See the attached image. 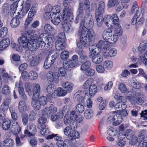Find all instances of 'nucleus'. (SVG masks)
<instances>
[{
  "mask_svg": "<svg viewBox=\"0 0 147 147\" xmlns=\"http://www.w3.org/2000/svg\"><path fill=\"white\" fill-rule=\"evenodd\" d=\"M83 21V25L80 24L78 32L80 36V40L76 42L77 47L80 49L89 47L95 35L94 31L92 30L94 25L93 20L90 13L85 14Z\"/></svg>",
  "mask_w": 147,
  "mask_h": 147,
  "instance_id": "f257e3e1",
  "label": "nucleus"
},
{
  "mask_svg": "<svg viewBox=\"0 0 147 147\" xmlns=\"http://www.w3.org/2000/svg\"><path fill=\"white\" fill-rule=\"evenodd\" d=\"M63 4L65 7L63 11L62 27L64 32L68 33L71 26L70 22L73 20V13L71 12V9L67 6L68 4L63 3Z\"/></svg>",
  "mask_w": 147,
  "mask_h": 147,
  "instance_id": "f03ea898",
  "label": "nucleus"
},
{
  "mask_svg": "<svg viewBox=\"0 0 147 147\" xmlns=\"http://www.w3.org/2000/svg\"><path fill=\"white\" fill-rule=\"evenodd\" d=\"M33 35H31L27 38L26 40L20 42L21 44L24 47H27L32 51H35L39 47L43 48L45 45V43L43 41L39 42L37 39H35Z\"/></svg>",
  "mask_w": 147,
  "mask_h": 147,
  "instance_id": "7ed1b4c3",
  "label": "nucleus"
},
{
  "mask_svg": "<svg viewBox=\"0 0 147 147\" xmlns=\"http://www.w3.org/2000/svg\"><path fill=\"white\" fill-rule=\"evenodd\" d=\"M96 47L98 49L102 51V54L104 57H112L115 56L117 54V51L114 48L111 49L109 51L110 45L107 42L102 40H100L96 45Z\"/></svg>",
  "mask_w": 147,
  "mask_h": 147,
  "instance_id": "20e7f679",
  "label": "nucleus"
},
{
  "mask_svg": "<svg viewBox=\"0 0 147 147\" xmlns=\"http://www.w3.org/2000/svg\"><path fill=\"white\" fill-rule=\"evenodd\" d=\"M33 19V18L27 17V18L26 20L24 25V31L18 40L20 43L21 42L24 41V40L26 41V40H27V38H28L31 35H34V34L35 32V31L30 27H28L30 23Z\"/></svg>",
  "mask_w": 147,
  "mask_h": 147,
  "instance_id": "39448f33",
  "label": "nucleus"
},
{
  "mask_svg": "<svg viewBox=\"0 0 147 147\" xmlns=\"http://www.w3.org/2000/svg\"><path fill=\"white\" fill-rule=\"evenodd\" d=\"M120 102H119L116 104L115 107V109L117 110L113 112V115L112 116L113 117L111 120L113 121V124L114 125H118L121 122L122 118L121 117L120 114L119 113L121 111Z\"/></svg>",
  "mask_w": 147,
  "mask_h": 147,
  "instance_id": "423d86ee",
  "label": "nucleus"
},
{
  "mask_svg": "<svg viewBox=\"0 0 147 147\" xmlns=\"http://www.w3.org/2000/svg\"><path fill=\"white\" fill-rule=\"evenodd\" d=\"M66 39L64 33H60L58 35L57 39L55 42L56 49L59 51H61L66 47L65 42Z\"/></svg>",
  "mask_w": 147,
  "mask_h": 147,
  "instance_id": "0eeeda50",
  "label": "nucleus"
},
{
  "mask_svg": "<svg viewBox=\"0 0 147 147\" xmlns=\"http://www.w3.org/2000/svg\"><path fill=\"white\" fill-rule=\"evenodd\" d=\"M129 94L130 100L133 104L142 105L144 103L145 95L141 92H131Z\"/></svg>",
  "mask_w": 147,
  "mask_h": 147,
  "instance_id": "6e6552de",
  "label": "nucleus"
},
{
  "mask_svg": "<svg viewBox=\"0 0 147 147\" xmlns=\"http://www.w3.org/2000/svg\"><path fill=\"white\" fill-rule=\"evenodd\" d=\"M113 28V26L111 25L109 27L104 30L103 32V37L108 44H113L115 43L113 42L114 41V40H113V36L112 37V30Z\"/></svg>",
  "mask_w": 147,
  "mask_h": 147,
  "instance_id": "1a4fd4ad",
  "label": "nucleus"
},
{
  "mask_svg": "<svg viewBox=\"0 0 147 147\" xmlns=\"http://www.w3.org/2000/svg\"><path fill=\"white\" fill-rule=\"evenodd\" d=\"M106 5L104 1H100L98 5V8L96 9L95 12V18L98 22L99 20H102V14L105 12ZM101 21L102 20H100Z\"/></svg>",
  "mask_w": 147,
  "mask_h": 147,
  "instance_id": "9d476101",
  "label": "nucleus"
},
{
  "mask_svg": "<svg viewBox=\"0 0 147 147\" xmlns=\"http://www.w3.org/2000/svg\"><path fill=\"white\" fill-rule=\"evenodd\" d=\"M146 136L145 130H143L140 132L137 138V141L136 142V143L138 142L139 143V147H147V142L146 140H144Z\"/></svg>",
  "mask_w": 147,
  "mask_h": 147,
  "instance_id": "9b49d317",
  "label": "nucleus"
},
{
  "mask_svg": "<svg viewBox=\"0 0 147 147\" xmlns=\"http://www.w3.org/2000/svg\"><path fill=\"white\" fill-rule=\"evenodd\" d=\"M22 6L20 12H18L17 15L16 16V17L20 19L23 18L27 14L31 7V5L30 3H25L22 5Z\"/></svg>",
  "mask_w": 147,
  "mask_h": 147,
  "instance_id": "f8f14e48",
  "label": "nucleus"
},
{
  "mask_svg": "<svg viewBox=\"0 0 147 147\" xmlns=\"http://www.w3.org/2000/svg\"><path fill=\"white\" fill-rule=\"evenodd\" d=\"M36 132V128L35 124L30 123L27 126V129L24 131V134L28 136H34Z\"/></svg>",
  "mask_w": 147,
  "mask_h": 147,
  "instance_id": "ddd939ff",
  "label": "nucleus"
},
{
  "mask_svg": "<svg viewBox=\"0 0 147 147\" xmlns=\"http://www.w3.org/2000/svg\"><path fill=\"white\" fill-rule=\"evenodd\" d=\"M62 86L64 88L65 90H63L62 88L59 87L57 88V90H54V92H67L66 91L71 92L73 87L72 83L68 82L63 83Z\"/></svg>",
  "mask_w": 147,
  "mask_h": 147,
  "instance_id": "4468645a",
  "label": "nucleus"
},
{
  "mask_svg": "<svg viewBox=\"0 0 147 147\" xmlns=\"http://www.w3.org/2000/svg\"><path fill=\"white\" fill-rule=\"evenodd\" d=\"M114 33L113 35V40L115 42L118 40L119 36H121L123 34L122 29L120 25L114 26Z\"/></svg>",
  "mask_w": 147,
  "mask_h": 147,
  "instance_id": "2eb2a0df",
  "label": "nucleus"
},
{
  "mask_svg": "<svg viewBox=\"0 0 147 147\" xmlns=\"http://www.w3.org/2000/svg\"><path fill=\"white\" fill-rule=\"evenodd\" d=\"M133 133L132 130L127 129L125 131V134L126 138L128 139L131 140L132 144L134 145L136 143L137 137L135 136Z\"/></svg>",
  "mask_w": 147,
  "mask_h": 147,
  "instance_id": "dca6fc26",
  "label": "nucleus"
},
{
  "mask_svg": "<svg viewBox=\"0 0 147 147\" xmlns=\"http://www.w3.org/2000/svg\"><path fill=\"white\" fill-rule=\"evenodd\" d=\"M56 58L54 55H52L51 57L48 56L46 59L44 64V67L45 69L50 67L54 63Z\"/></svg>",
  "mask_w": 147,
  "mask_h": 147,
  "instance_id": "f3484780",
  "label": "nucleus"
},
{
  "mask_svg": "<svg viewBox=\"0 0 147 147\" xmlns=\"http://www.w3.org/2000/svg\"><path fill=\"white\" fill-rule=\"evenodd\" d=\"M57 109L56 107L48 108L46 107L42 111V115L44 116L49 117L53 113H56Z\"/></svg>",
  "mask_w": 147,
  "mask_h": 147,
  "instance_id": "a211bd4d",
  "label": "nucleus"
},
{
  "mask_svg": "<svg viewBox=\"0 0 147 147\" xmlns=\"http://www.w3.org/2000/svg\"><path fill=\"white\" fill-rule=\"evenodd\" d=\"M102 20L101 19H100L98 22V21H96L97 22V24L98 26H101L103 22H104L105 25L107 26H108L109 25H108L109 24V22L112 20V16L108 15H105L104 16V18H103V15L102 17Z\"/></svg>",
  "mask_w": 147,
  "mask_h": 147,
  "instance_id": "6ab92c4d",
  "label": "nucleus"
},
{
  "mask_svg": "<svg viewBox=\"0 0 147 147\" xmlns=\"http://www.w3.org/2000/svg\"><path fill=\"white\" fill-rule=\"evenodd\" d=\"M14 125H12L10 129V131L14 135L16 136L18 135V134L21 131V127L19 126L18 123L14 121L13 123Z\"/></svg>",
  "mask_w": 147,
  "mask_h": 147,
  "instance_id": "aec40b11",
  "label": "nucleus"
},
{
  "mask_svg": "<svg viewBox=\"0 0 147 147\" xmlns=\"http://www.w3.org/2000/svg\"><path fill=\"white\" fill-rule=\"evenodd\" d=\"M2 124V127L3 129L5 130L9 129L11 128V121L8 118H5L1 121V124Z\"/></svg>",
  "mask_w": 147,
  "mask_h": 147,
  "instance_id": "412c9836",
  "label": "nucleus"
},
{
  "mask_svg": "<svg viewBox=\"0 0 147 147\" xmlns=\"http://www.w3.org/2000/svg\"><path fill=\"white\" fill-rule=\"evenodd\" d=\"M62 16L61 14H52L51 17L52 23L55 25H58L60 23Z\"/></svg>",
  "mask_w": 147,
  "mask_h": 147,
  "instance_id": "4be33fe9",
  "label": "nucleus"
},
{
  "mask_svg": "<svg viewBox=\"0 0 147 147\" xmlns=\"http://www.w3.org/2000/svg\"><path fill=\"white\" fill-rule=\"evenodd\" d=\"M77 63L74 61L69 60L64 61L63 63V68L66 69H68L69 68L75 67Z\"/></svg>",
  "mask_w": 147,
  "mask_h": 147,
  "instance_id": "5701e85b",
  "label": "nucleus"
},
{
  "mask_svg": "<svg viewBox=\"0 0 147 147\" xmlns=\"http://www.w3.org/2000/svg\"><path fill=\"white\" fill-rule=\"evenodd\" d=\"M58 76L56 73H54L51 71H49L47 74V78L48 81L50 82L56 81L58 79Z\"/></svg>",
  "mask_w": 147,
  "mask_h": 147,
  "instance_id": "b1692460",
  "label": "nucleus"
},
{
  "mask_svg": "<svg viewBox=\"0 0 147 147\" xmlns=\"http://www.w3.org/2000/svg\"><path fill=\"white\" fill-rule=\"evenodd\" d=\"M38 4L37 3H34L28 13V17L33 18L34 15L36 13L37 10Z\"/></svg>",
  "mask_w": 147,
  "mask_h": 147,
  "instance_id": "393cba45",
  "label": "nucleus"
},
{
  "mask_svg": "<svg viewBox=\"0 0 147 147\" xmlns=\"http://www.w3.org/2000/svg\"><path fill=\"white\" fill-rule=\"evenodd\" d=\"M47 121V119L45 117H41L39 118L38 120V128L41 129L46 127Z\"/></svg>",
  "mask_w": 147,
  "mask_h": 147,
  "instance_id": "a878e982",
  "label": "nucleus"
},
{
  "mask_svg": "<svg viewBox=\"0 0 147 147\" xmlns=\"http://www.w3.org/2000/svg\"><path fill=\"white\" fill-rule=\"evenodd\" d=\"M10 40L8 38L3 39L0 42V50H3L7 48L10 44Z\"/></svg>",
  "mask_w": 147,
  "mask_h": 147,
  "instance_id": "bb28decb",
  "label": "nucleus"
},
{
  "mask_svg": "<svg viewBox=\"0 0 147 147\" xmlns=\"http://www.w3.org/2000/svg\"><path fill=\"white\" fill-rule=\"evenodd\" d=\"M44 29L45 32L51 35L55 32V29L50 24H46L45 25Z\"/></svg>",
  "mask_w": 147,
  "mask_h": 147,
  "instance_id": "cd10ccee",
  "label": "nucleus"
},
{
  "mask_svg": "<svg viewBox=\"0 0 147 147\" xmlns=\"http://www.w3.org/2000/svg\"><path fill=\"white\" fill-rule=\"evenodd\" d=\"M78 54L80 56V61L82 63L86 61L88 59V57L86 53L83 50L79 51Z\"/></svg>",
  "mask_w": 147,
  "mask_h": 147,
  "instance_id": "c85d7f7f",
  "label": "nucleus"
},
{
  "mask_svg": "<svg viewBox=\"0 0 147 147\" xmlns=\"http://www.w3.org/2000/svg\"><path fill=\"white\" fill-rule=\"evenodd\" d=\"M11 100V98L9 97L6 98L0 106V107L4 111H6L8 109L9 107V104Z\"/></svg>",
  "mask_w": 147,
  "mask_h": 147,
  "instance_id": "c756f323",
  "label": "nucleus"
},
{
  "mask_svg": "<svg viewBox=\"0 0 147 147\" xmlns=\"http://www.w3.org/2000/svg\"><path fill=\"white\" fill-rule=\"evenodd\" d=\"M18 106L20 113H24L26 110L27 106L25 102L23 100H22L19 102Z\"/></svg>",
  "mask_w": 147,
  "mask_h": 147,
  "instance_id": "7c9ffc66",
  "label": "nucleus"
},
{
  "mask_svg": "<svg viewBox=\"0 0 147 147\" xmlns=\"http://www.w3.org/2000/svg\"><path fill=\"white\" fill-rule=\"evenodd\" d=\"M77 16L78 17H80L83 18L84 16V9L83 7V3H80L78 6V9L77 11Z\"/></svg>",
  "mask_w": 147,
  "mask_h": 147,
  "instance_id": "2f4dec72",
  "label": "nucleus"
},
{
  "mask_svg": "<svg viewBox=\"0 0 147 147\" xmlns=\"http://www.w3.org/2000/svg\"><path fill=\"white\" fill-rule=\"evenodd\" d=\"M20 24V21L19 19L15 17L11 19L10 25L12 28H16Z\"/></svg>",
  "mask_w": 147,
  "mask_h": 147,
  "instance_id": "473e14b6",
  "label": "nucleus"
},
{
  "mask_svg": "<svg viewBox=\"0 0 147 147\" xmlns=\"http://www.w3.org/2000/svg\"><path fill=\"white\" fill-rule=\"evenodd\" d=\"M3 144L6 147H13L14 145L13 140L11 138H7L3 142Z\"/></svg>",
  "mask_w": 147,
  "mask_h": 147,
  "instance_id": "72a5a7b5",
  "label": "nucleus"
},
{
  "mask_svg": "<svg viewBox=\"0 0 147 147\" xmlns=\"http://www.w3.org/2000/svg\"><path fill=\"white\" fill-rule=\"evenodd\" d=\"M83 7L86 12V14L90 11V3L88 0H85L83 3Z\"/></svg>",
  "mask_w": 147,
  "mask_h": 147,
  "instance_id": "f704fd0d",
  "label": "nucleus"
},
{
  "mask_svg": "<svg viewBox=\"0 0 147 147\" xmlns=\"http://www.w3.org/2000/svg\"><path fill=\"white\" fill-rule=\"evenodd\" d=\"M19 1L18 0H16L10 6V12L13 14L17 10V7L18 6V3Z\"/></svg>",
  "mask_w": 147,
  "mask_h": 147,
  "instance_id": "c9c22d12",
  "label": "nucleus"
},
{
  "mask_svg": "<svg viewBox=\"0 0 147 147\" xmlns=\"http://www.w3.org/2000/svg\"><path fill=\"white\" fill-rule=\"evenodd\" d=\"M31 105L34 109L36 110H39L41 107V105L38 101V100H32Z\"/></svg>",
  "mask_w": 147,
  "mask_h": 147,
  "instance_id": "e433bc0d",
  "label": "nucleus"
},
{
  "mask_svg": "<svg viewBox=\"0 0 147 147\" xmlns=\"http://www.w3.org/2000/svg\"><path fill=\"white\" fill-rule=\"evenodd\" d=\"M103 59L102 57L100 54H97L92 59V61L95 64H99L101 63Z\"/></svg>",
  "mask_w": 147,
  "mask_h": 147,
  "instance_id": "4c0bfd02",
  "label": "nucleus"
},
{
  "mask_svg": "<svg viewBox=\"0 0 147 147\" xmlns=\"http://www.w3.org/2000/svg\"><path fill=\"white\" fill-rule=\"evenodd\" d=\"M118 88L121 92H127L128 89L126 85L123 83L120 82L119 83ZM128 92L131 91H129Z\"/></svg>",
  "mask_w": 147,
  "mask_h": 147,
  "instance_id": "58836bf2",
  "label": "nucleus"
},
{
  "mask_svg": "<svg viewBox=\"0 0 147 147\" xmlns=\"http://www.w3.org/2000/svg\"><path fill=\"white\" fill-rule=\"evenodd\" d=\"M111 19V21H112L113 24L115 26L120 25L119 21L117 14L112 15Z\"/></svg>",
  "mask_w": 147,
  "mask_h": 147,
  "instance_id": "ea45409f",
  "label": "nucleus"
},
{
  "mask_svg": "<svg viewBox=\"0 0 147 147\" xmlns=\"http://www.w3.org/2000/svg\"><path fill=\"white\" fill-rule=\"evenodd\" d=\"M119 3L120 2L121 4H117L116 6V10L117 11H121L124 7L125 3H126L122 1V0L118 1V2Z\"/></svg>",
  "mask_w": 147,
  "mask_h": 147,
  "instance_id": "a19ab883",
  "label": "nucleus"
},
{
  "mask_svg": "<svg viewBox=\"0 0 147 147\" xmlns=\"http://www.w3.org/2000/svg\"><path fill=\"white\" fill-rule=\"evenodd\" d=\"M91 65L90 62L88 60L86 61L82 65L81 69L84 71L86 70L89 69Z\"/></svg>",
  "mask_w": 147,
  "mask_h": 147,
  "instance_id": "79ce46f5",
  "label": "nucleus"
},
{
  "mask_svg": "<svg viewBox=\"0 0 147 147\" xmlns=\"http://www.w3.org/2000/svg\"><path fill=\"white\" fill-rule=\"evenodd\" d=\"M84 115L86 119H90L92 116L93 112L90 109H87L85 111Z\"/></svg>",
  "mask_w": 147,
  "mask_h": 147,
  "instance_id": "37998d69",
  "label": "nucleus"
},
{
  "mask_svg": "<svg viewBox=\"0 0 147 147\" xmlns=\"http://www.w3.org/2000/svg\"><path fill=\"white\" fill-rule=\"evenodd\" d=\"M85 110L84 106L81 104L79 103L76 106L75 110L77 112L82 113Z\"/></svg>",
  "mask_w": 147,
  "mask_h": 147,
  "instance_id": "c03bdc74",
  "label": "nucleus"
},
{
  "mask_svg": "<svg viewBox=\"0 0 147 147\" xmlns=\"http://www.w3.org/2000/svg\"><path fill=\"white\" fill-rule=\"evenodd\" d=\"M72 132L71 136H70L69 137L70 139L72 140L73 139L78 138L80 137V135L78 131L75 130Z\"/></svg>",
  "mask_w": 147,
  "mask_h": 147,
  "instance_id": "a18cd8bd",
  "label": "nucleus"
},
{
  "mask_svg": "<svg viewBox=\"0 0 147 147\" xmlns=\"http://www.w3.org/2000/svg\"><path fill=\"white\" fill-rule=\"evenodd\" d=\"M7 28L6 27L1 28L0 30V37L4 38L6 36L7 33Z\"/></svg>",
  "mask_w": 147,
  "mask_h": 147,
  "instance_id": "49530a36",
  "label": "nucleus"
},
{
  "mask_svg": "<svg viewBox=\"0 0 147 147\" xmlns=\"http://www.w3.org/2000/svg\"><path fill=\"white\" fill-rule=\"evenodd\" d=\"M18 86V92H24L22 83L20 81L19 82V83L18 81L16 83L15 88H17Z\"/></svg>",
  "mask_w": 147,
  "mask_h": 147,
  "instance_id": "de8ad7c7",
  "label": "nucleus"
},
{
  "mask_svg": "<svg viewBox=\"0 0 147 147\" xmlns=\"http://www.w3.org/2000/svg\"><path fill=\"white\" fill-rule=\"evenodd\" d=\"M73 130L71 129L69 127L67 126L64 130V132L65 134L67 136L68 138L69 139V137L71 136Z\"/></svg>",
  "mask_w": 147,
  "mask_h": 147,
  "instance_id": "09e8293b",
  "label": "nucleus"
},
{
  "mask_svg": "<svg viewBox=\"0 0 147 147\" xmlns=\"http://www.w3.org/2000/svg\"><path fill=\"white\" fill-rule=\"evenodd\" d=\"M38 100L41 105H45L47 102V97L44 96H42L40 97Z\"/></svg>",
  "mask_w": 147,
  "mask_h": 147,
  "instance_id": "8fccbe9b",
  "label": "nucleus"
},
{
  "mask_svg": "<svg viewBox=\"0 0 147 147\" xmlns=\"http://www.w3.org/2000/svg\"><path fill=\"white\" fill-rule=\"evenodd\" d=\"M24 87L26 92H33L32 85L31 83L29 82L25 83Z\"/></svg>",
  "mask_w": 147,
  "mask_h": 147,
  "instance_id": "3c124183",
  "label": "nucleus"
},
{
  "mask_svg": "<svg viewBox=\"0 0 147 147\" xmlns=\"http://www.w3.org/2000/svg\"><path fill=\"white\" fill-rule=\"evenodd\" d=\"M61 10V7L59 5H56L53 7V14H60L59 12Z\"/></svg>",
  "mask_w": 147,
  "mask_h": 147,
  "instance_id": "603ef678",
  "label": "nucleus"
},
{
  "mask_svg": "<svg viewBox=\"0 0 147 147\" xmlns=\"http://www.w3.org/2000/svg\"><path fill=\"white\" fill-rule=\"evenodd\" d=\"M38 77V74L35 71H31L29 74V78L31 80L36 79Z\"/></svg>",
  "mask_w": 147,
  "mask_h": 147,
  "instance_id": "864d4df0",
  "label": "nucleus"
},
{
  "mask_svg": "<svg viewBox=\"0 0 147 147\" xmlns=\"http://www.w3.org/2000/svg\"><path fill=\"white\" fill-rule=\"evenodd\" d=\"M69 55V53L66 51H64L61 52L60 57L62 59L65 60L67 59Z\"/></svg>",
  "mask_w": 147,
  "mask_h": 147,
  "instance_id": "5fc2aeb1",
  "label": "nucleus"
},
{
  "mask_svg": "<svg viewBox=\"0 0 147 147\" xmlns=\"http://www.w3.org/2000/svg\"><path fill=\"white\" fill-rule=\"evenodd\" d=\"M71 129L74 131L77 127V122L73 119L71 120L70 122L69 127Z\"/></svg>",
  "mask_w": 147,
  "mask_h": 147,
  "instance_id": "6e6d98bb",
  "label": "nucleus"
},
{
  "mask_svg": "<svg viewBox=\"0 0 147 147\" xmlns=\"http://www.w3.org/2000/svg\"><path fill=\"white\" fill-rule=\"evenodd\" d=\"M40 129V134L43 136H47L50 133V131L48 128L46 127L41 129Z\"/></svg>",
  "mask_w": 147,
  "mask_h": 147,
  "instance_id": "4d7b16f0",
  "label": "nucleus"
},
{
  "mask_svg": "<svg viewBox=\"0 0 147 147\" xmlns=\"http://www.w3.org/2000/svg\"><path fill=\"white\" fill-rule=\"evenodd\" d=\"M103 65L107 69H110L113 66V62L110 61L106 60L103 63Z\"/></svg>",
  "mask_w": 147,
  "mask_h": 147,
  "instance_id": "13d9d810",
  "label": "nucleus"
},
{
  "mask_svg": "<svg viewBox=\"0 0 147 147\" xmlns=\"http://www.w3.org/2000/svg\"><path fill=\"white\" fill-rule=\"evenodd\" d=\"M36 113L34 111H31L28 116L29 121H33L35 120L36 118Z\"/></svg>",
  "mask_w": 147,
  "mask_h": 147,
  "instance_id": "bf43d9fd",
  "label": "nucleus"
},
{
  "mask_svg": "<svg viewBox=\"0 0 147 147\" xmlns=\"http://www.w3.org/2000/svg\"><path fill=\"white\" fill-rule=\"evenodd\" d=\"M90 48H89L90 52L89 54V56L90 58H93L96 55H97L96 51L95 50L96 49L92 48L90 49Z\"/></svg>",
  "mask_w": 147,
  "mask_h": 147,
  "instance_id": "052dcab7",
  "label": "nucleus"
},
{
  "mask_svg": "<svg viewBox=\"0 0 147 147\" xmlns=\"http://www.w3.org/2000/svg\"><path fill=\"white\" fill-rule=\"evenodd\" d=\"M22 121L24 125L27 124L28 121V115L27 114H24L22 116Z\"/></svg>",
  "mask_w": 147,
  "mask_h": 147,
  "instance_id": "680f3d73",
  "label": "nucleus"
},
{
  "mask_svg": "<svg viewBox=\"0 0 147 147\" xmlns=\"http://www.w3.org/2000/svg\"><path fill=\"white\" fill-rule=\"evenodd\" d=\"M95 70L91 68H89L87 70H86L85 71V73L86 74L89 76H93L95 74Z\"/></svg>",
  "mask_w": 147,
  "mask_h": 147,
  "instance_id": "e2e57ef3",
  "label": "nucleus"
},
{
  "mask_svg": "<svg viewBox=\"0 0 147 147\" xmlns=\"http://www.w3.org/2000/svg\"><path fill=\"white\" fill-rule=\"evenodd\" d=\"M139 7L137 5V3L135 1L133 2L132 6L131 9V12L132 13H134L135 11H136L138 10Z\"/></svg>",
  "mask_w": 147,
  "mask_h": 147,
  "instance_id": "0e129e2a",
  "label": "nucleus"
},
{
  "mask_svg": "<svg viewBox=\"0 0 147 147\" xmlns=\"http://www.w3.org/2000/svg\"><path fill=\"white\" fill-rule=\"evenodd\" d=\"M114 97L117 100V101L119 102H122L124 100V99L125 98L123 96H121L119 93L115 94L114 95Z\"/></svg>",
  "mask_w": 147,
  "mask_h": 147,
  "instance_id": "69168bd1",
  "label": "nucleus"
},
{
  "mask_svg": "<svg viewBox=\"0 0 147 147\" xmlns=\"http://www.w3.org/2000/svg\"><path fill=\"white\" fill-rule=\"evenodd\" d=\"M12 58L13 61L20 63V57L18 54H13L12 56Z\"/></svg>",
  "mask_w": 147,
  "mask_h": 147,
  "instance_id": "338daca9",
  "label": "nucleus"
},
{
  "mask_svg": "<svg viewBox=\"0 0 147 147\" xmlns=\"http://www.w3.org/2000/svg\"><path fill=\"white\" fill-rule=\"evenodd\" d=\"M28 65L27 63H24L21 64L19 67V69L20 71H25L27 68Z\"/></svg>",
  "mask_w": 147,
  "mask_h": 147,
  "instance_id": "774afa93",
  "label": "nucleus"
}]
</instances>
